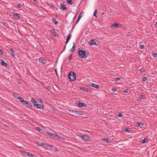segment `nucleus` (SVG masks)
<instances>
[{
	"instance_id": "61",
	"label": "nucleus",
	"mask_w": 157,
	"mask_h": 157,
	"mask_svg": "<svg viewBox=\"0 0 157 157\" xmlns=\"http://www.w3.org/2000/svg\"><path fill=\"white\" fill-rule=\"evenodd\" d=\"M52 111L53 112V113H54V112H55V109H52Z\"/></svg>"
},
{
	"instance_id": "48",
	"label": "nucleus",
	"mask_w": 157,
	"mask_h": 157,
	"mask_svg": "<svg viewBox=\"0 0 157 157\" xmlns=\"http://www.w3.org/2000/svg\"><path fill=\"white\" fill-rule=\"evenodd\" d=\"M53 150L55 152H58V150L56 147H55V148H54V149Z\"/></svg>"
},
{
	"instance_id": "41",
	"label": "nucleus",
	"mask_w": 157,
	"mask_h": 157,
	"mask_svg": "<svg viewBox=\"0 0 157 157\" xmlns=\"http://www.w3.org/2000/svg\"><path fill=\"white\" fill-rule=\"evenodd\" d=\"M152 56L154 58H157V54L154 53L152 54Z\"/></svg>"
},
{
	"instance_id": "44",
	"label": "nucleus",
	"mask_w": 157,
	"mask_h": 157,
	"mask_svg": "<svg viewBox=\"0 0 157 157\" xmlns=\"http://www.w3.org/2000/svg\"><path fill=\"white\" fill-rule=\"evenodd\" d=\"M130 128H128V136L129 135H130V134L131 133V131H130Z\"/></svg>"
},
{
	"instance_id": "38",
	"label": "nucleus",
	"mask_w": 157,
	"mask_h": 157,
	"mask_svg": "<svg viewBox=\"0 0 157 157\" xmlns=\"http://www.w3.org/2000/svg\"><path fill=\"white\" fill-rule=\"evenodd\" d=\"M2 24L4 26L6 27H7L8 25L6 22L3 23Z\"/></svg>"
},
{
	"instance_id": "31",
	"label": "nucleus",
	"mask_w": 157,
	"mask_h": 157,
	"mask_svg": "<svg viewBox=\"0 0 157 157\" xmlns=\"http://www.w3.org/2000/svg\"><path fill=\"white\" fill-rule=\"evenodd\" d=\"M71 35L70 33H69V34L67 36V40H70V39L71 38Z\"/></svg>"
},
{
	"instance_id": "58",
	"label": "nucleus",
	"mask_w": 157,
	"mask_h": 157,
	"mask_svg": "<svg viewBox=\"0 0 157 157\" xmlns=\"http://www.w3.org/2000/svg\"><path fill=\"white\" fill-rule=\"evenodd\" d=\"M54 148H55V147L53 146H52V147H51V149L52 150H53Z\"/></svg>"
},
{
	"instance_id": "40",
	"label": "nucleus",
	"mask_w": 157,
	"mask_h": 157,
	"mask_svg": "<svg viewBox=\"0 0 157 157\" xmlns=\"http://www.w3.org/2000/svg\"><path fill=\"white\" fill-rule=\"evenodd\" d=\"M116 89L115 88H113L111 90V92L112 93H114L116 91Z\"/></svg>"
},
{
	"instance_id": "60",
	"label": "nucleus",
	"mask_w": 157,
	"mask_h": 157,
	"mask_svg": "<svg viewBox=\"0 0 157 157\" xmlns=\"http://www.w3.org/2000/svg\"><path fill=\"white\" fill-rule=\"evenodd\" d=\"M69 41V40H67L65 42V44H67Z\"/></svg>"
},
{
	"instance_id": "45",
	"label": "nucleus",
	"mask_w": 157,
	"mask_h": 157,
	"mask_svg": "<svg viewBox=\"0 0 157 157\" xmlns=\"http://www.w3.org/2000/svg\"><path fill=\"white\" fill-rule=\"evenodd\" d=\"M147 80V78L146 77H144L142 78V81H145Z\"/></svg>"
},
{
	"instance_id": "46",
	"label": "nucleus",
	"mask_w": 157,
	"mask_h": 157,
	"mask_svg": "<svg viewBox=\"0 0 157 157\" xmlns=\"http://www.w3.org/2000/svg\"><path fill=\"white\" fill-rule=\"evenodd\" d=\"M72 57V56L71 55H70L68 57V59L69 61H70Z\"/></svg>"
},
{
	"instance_id": "4",
	"label": "nucleus",
	"mask_w": 157,
	"mask_h": 157,
	"mask_svg": "<svg viewBox=\"0 0 157 157\" xmlns=\"http://www.w3.org/2000/svg\"><path fill=\"white\" fill-rule=\"evenodd\" d=\"M77 106L79 108L82 107L86 108L87 106V105L86 104L80 101H78L77 103Z\"/></svg>"
},
{
	"instance_id": "22",
	"label": "nucleus",
	"mask_w": 157,
	"mask_h": 157,
	"mask_svg": "<svg viewBox=\"0 0 157 157\" xmlns=\"http://www.w3.org/2000/svg\"><path fill=\"white\" fill-rule=\"evenodd\" d=\"M48 145H49L48 144L44 143L43 147H44V148H45L46 150H50V148H48V146H49Z\"/></svg>"
},
{
	"instance_id": "50",
	"label": "nucleus",
	"mask_w": 157,
	"mask_h": 157,
	"mask_svg": "<svg viewBox=\"0 0 157 157\" xmlns=\"http://www.w3.org/2000/svg\"><path fill=\"white\" fill-rule=\"evenodd\" d=\"M79 115H82L83 114V113L82 111H78Z\"/></svg>"
},
{
	"instance_id": "63",
	"label": "nucleus",
	"mask_w": 157,
	"mask_h": 157,
	"mask_svg": "<svg viewBox=\"0 0 157 157\" xmlns=\"http://www.w3.org/2000/svg\"><path fill=\"white\" fill-rule=\"evenodd\" d=\"M129 138H132V136L128 137V139Z\"/></svg>"
},
{
	"instance_id": "25",
	"label": "nucleus",
	"mask_w": 157,
	"mask_h": 157,
	"mask_svg": "<svg viewBox=\"0 0 157 157\" xmlns=\"http://www.w3.org/2000/svg\"><path fill=\"white\" fill-rule=\"evenodd\" d=\"M148 139L145 138L143 140L140 141V142L142 144H144L145 143H148Z\"/></svg>"
},
{
	"instance_id": "64",
	"label": "nucleus",
	"mask_w": 157,
	"mask_h": 157,
	"mask_svg": "<svg viewBox=\"0 0 157 157\" xmlns=\"http://www.w3.org/2000/svg\"><path fill=\"white\" fill-rule=\"evenodd\" d=\"M155 25L157 26V21L155 23Z\"/></svg>"
},
{
	"instance_id": "11",
	"label": "nucleus",
	"mask_w": 157,
	"mask_h": 157,
	"mask_svg": "<svg viewBox=\"0 0 157 157\" xmlns=\"http://www.w3.org/2000/svg\"><path fill=\"white\" fill-rule=\"evenodd\" d=\"M1 63L2 66H4L6 67H7L9 65L7 63L5 62L4 60L2 59H1Z\"/></svg>"
},
{
	"instance_id": "51",
	"label": "nucleus",
	"mask_w": 157,
	"mask_h": 157,
	"mask_svg": "<svg viewBox=\"0 0 157 157\" xmlns=\"http://www.w3.org/2000/svg\"><path fill=\"white\" fill-rule=\"evenodd\" d=\"M47 88L49 90L52 89V87L49 86H47Z\"/></svg>"
},
{
	"instance_id": "14",
	"label": "nucleus",
	"mask_w": 157,
	"mask_h": 157,
	"mask_svg": "<svg viewBox=\"0 0 157 157\" xmlns=\"http://www.w3.org/2000/svg\"><path fill=\"white\" fill-rule=\"evenodd\" d=\"M60 8L63 10H67V8L63 3L61 4L60 5Z\"/></svg>"
},
{
	"instance_id": "17",
	"label": "nucleus",
	"mask_w": 157,
	"mask_h": 157,
	"mask_svg": "<svg viewBox=\"0 0 157 157\" xmlns=\"http://www.w3.org/2000/svg\"><path fill=\"white\" fill-rule=\"evenodd\" d=\"M13 16L14 18L17 20L19 19L20 18L18 14L17 13L13 14Z\"/></svg>"
},
{
	"instance_id": "10",
	"label": "nucleus",
	"mask_w": 157,
	"mask_h": 157,
	"mask_svg": "<svg viewBox=\"0 0 157 157\" xmlns=\"http://www.w3.org/2000/svg\"><path fill=\"white\" fill-rule=\"evenodd\" d=\"M35 108L42 110H43L44 109V106L42 105L38 104V103L35 106Z\"/></svg>"
},
{
	"instance_id": "19",
	"label": "nucleus",
	"mask_w": 157,
	"mask_h": 157,
	"mask_svg": "<svg viewBox=\"0 0 157 157\" xmlns=\"http://www.w3.org/2000/svg\"><path fill=\"white\" fill-rule=\"evenodd\" d=\"M75 44L74 42H73L72 47V48L69 50V52H73L75 50Z\"/></svg>"
},
{
	"instance_id": "7",
	"label": "nucleus",
	"mask_w": 157,
	"mask_h": 157,
	"mask_svg": "<svg viewBox=\"0 0 157 157\" xmlns=\"http://www.w3.org/2000/svg\"><path fill=\"white\" fill-rule=\"evenodd\" d=\"M89 44L90 45H95L98 46V44L96 43L95 40L94 39H91L89 41Z\"/></svg>"
},
{
	"instance_id": "8",
	"label": "nucleus",
	"mask_w": 157,
	"mask_h": 157,
	"mask_svg": "<svg viewBox=\"0 0 157 157\" xmlns=\"http://www.w3.org/2000/svg\"><path fill=\"white\" fill-rule=\"evenodd\" d=\"M12 95L14 98L19 100L21 102L23 99V98L18 95L17 93L13 94Z\"/></svg>"
},
{
	"instance_id": "23",
	"label": "nucleus",
	"mask_w": 157,
	"mask_h": 157,
	"mask_svg": "<svg viewBox=\"0 0 157 157\" xmlns=\"http://www.w3.org/2000/svg\"><path fill=\"white\" fill-rule=\"evenodd\" d=\"M10 50L11 53L10 55L12 56H14V52L13 49L12 48H10Z\"/></svg>"
},
{
	"instance_id": "36",
	"label": "nucleus",
	"mask_w": 157,
	"mask_h": 157,
	"mask_svg": "<svg viewBox=\"0 0 157 157\" xmlns=\"http://www.w3.org/2000/svg\"><path fill=\"white\" fill-rule=\"evenodd\" d=\"M139 71L140 72H145V70L144 68H142L141 69H140Z\"/></svg>"
},
{
	"instance_id": "30",
	"label": "nucleus",
	"mask_w": 157,
	"mask_h": 157,
	"mask_svg": "<svg viewBox=\"0 0 157 157\" xmlns=\"http://www.w3.org/2000/svg\"><path fill=\"white\" fill-rule=\"evenodd\" d=\"M97 12H98L97 10H95L94 12V13L93 16H94L96 18L97 17V16L96 15V14H97Z\"/></svg>"
},
{
	"instance_id": "1",
	"label": "nucleus",
	"mask_w": 157,
	"mask_h": 157,
	"mask_svg": "<svg viewBox=\"0 0 157 157\" xmlns=\"http://www.w3.org/2000/svg\"><path fill=\"white\" fill-rule=\"evenodd\" d=\"M77 53L79 57L82 59L86 58L89 55V52L86 49L84 50L83 48H82V49L79 50L78 51Z\"/></svg>"
},
{
	"instance_id": "5",
	"label": "nucleus",
	"mask_w": 157,
	"mask_h": 157,
	"mask_svg": "<svg viewBox=\"0 0 157 157\" xmlns=\"http://www.w3.org/2000/svg\"><path fill=\"white\" fill-rule=\"evenodd\" d=\"M80 137L84 141H88L90 139V137L87 135H82L80 136Z\"/></svg>"
},
{
	"instance_id": "57",
	"label": "nucleus",
	"mask_w": 157,
	"mask_h": 157,
	"mask_svg": "<svg viewBox=\"0 0 157 157\" xmlns=\"http://www.w3.org/2000/svg\"><path fill=\"white\" fill-rule=\"evenodd\" d=\"M124 92L125 93H127L128 92V89H125L124 90Z\"/></svg>"
},
{
	"instance_id": "43",
	"label": "nucleus",
	"mask_w": 157,
	"mask_h": 157,
	"mask_svg": "<svg viewBox=\"0 0 157 157\" xmlns=\"http://www.w3.org/2000/svg\"><path fill=\"white\" fill-rule=\"evenodd\" d=\"M46 132V131L44 129H42V132H41V133L43 134H44L45 133H46V132Z\"/></svg>"
},
{
	"instance_id": "56",
	"label": "nucleus",
	"mask_w": 157,
	"mask_h": 157,
	"mask_svg": "<svg viewBox=\"0 0 157 157\" xmlns=\"http://www.w3.org/2000/svg\"><path fill=\"white\" fill-rule=\"evenodd\" d=\"M17 6L18 8H20V7H21V6L20 4L19 3L17 5Z\"/></svg>"
},
{
	"instance_id": "35",
	"label": "nucleus",
	"mask_w": 157,
	"mask_h": 157,
	"mask_svg": "<svg viewBox=\"0 0 157 157\" xmlns=\"http://www.w3.org/2000/svg\"><path fill=\"white\" fill-rule=\"evenodd\" d=\"M122 116V114L121 113H119L117 115L116 117H121Z\"/></svg>"
},
{
	"instance_id": "42",
	"label": "nucleus",
	"mask_w": 157,
	"mask_h": 157,
	"mask_svg": "<svg viewBox=\"0 0 157 157\" xmlns=\"http://www.w3.org/2000/svg\"><path fill=\"white\" fill-rule=\"evenodd\" d=\"M74 113L75 115H76L77 116H78L79 115V113H78V111H75L74 112Z\"/></svg>"
},
{
	"instance_id": "29",
	"label": "nucleus",
	"mask_w": 157,
	"mask_h": 157,
	"mask_svg": "<svg viewBox=\"0 0 157 157\" xmlns=\"http://www.w3.org/2000/svg\"><path fill=\"white\" fill-rule=\"evenodd\" d=\"M67 2L69 5H71L73 3L72 0H67Z\"/></svg>"
},
{
	"instance_id": "52",
	"label": "nucleus",
	"mask_w": 157,
	"mask_h": 157,
	"mask_svg": "<svg viewBox=\"0 0 157 157\" xmlns=\"http://www.w3.org/2000/svg\"><path fill=\"white\" fill-rule=\"evenodd\" d=\"M68 111L71 113H74L75 111L74 110L68 109Z\"/></svg>"
},
{
	"instance_id": "34",
	"label": "nucleus",
	"mask_w": 157,
	"mask_h": 157,
	"mask_svg": "<svg viewBox=\"0 0 157 157\" xmlns=\"http://www.w3.org/2000/svg\"><path fill=\"white\" fill-rule=\"evenodd\" d=\"M55 138L57 139H61V137L60 136L57 134H56Z\"/></svg>"
},
{
	"instance_id": "49",
	"label": "nucleus",
	"mask_w": 157,
	"mask_h": 157,
	"mask_svg": "<svg viewBox=\"0 0 157 157\" xmlns=\"http://www.w3.org/2000/svg\"><path fill=\"white\" fill-rule=\"evenodd\" d=\"M46 133L48 134V135H49L51 136L52 135V133L50 132H46Z\"/></svg>"
},
{
	"instance_id": "62",
	"label": "nucleus",
	"mask_w": 157,
	"mask_h": 157,
	"mask_svg": "<svg viewBox=\"0 0 157 157\" xmlns=\"http://www.w3.org/2000/svg\"><path fill=\"white\" fill-rule=\"evenodd\" d=\"M48 148L49 147L51 148V147H52V146L49 145H48Z\"/></svg>"
},
{
	"instance_id": "20",
	"label": "nucleus",
	"mask_w": 157,
	"mask_h": 157,
	"mask_svg": "<svg viewBox=\"0 0 157 157\" xmlns=\"http://www.w3.org/2000/svg\"><path fill=\"white\" fill-rule=\"evenodd\" d=\"M82 13H80L78 15V18L77 19V20L76 21V24H77L78 23V21L81 18V17H82Z\"/></svg>"
},
{
	"instance_id": "27",
	"label": "nucleus",
	"mask_w": 157,
	"mask_h": 157,
	"mask_svg": "<svg viewBox=\"0 0 157 157\" xmlns=\"http://www.w3.org/2000/svg\"><path fill=\"white\" fill-rule=\"evenodd\" d=\"M109 139L107 138H101V140L103 141H105L106 142H109Z\"/></svg>"
},
{
	"instance_id": "18",
	"label": "nucleus",
	"mask_w": 157,
	"mask_h": 157,
	"mask_svg": "<svg viewBox=\"0 0 157 157\" xmlns=\"http://www.w3.org/2000/svg\"><path fill=\"white\" fill-rule=\"evenodd\" d=\"M51 21L55 25H57L58 24V22L56 20L55 18L52 17Z\"/></svg>"
},
{
	"instance_id": "59",
	"label": "nucleus",
	"mask_w": 157,
	"mask_h": 157,
	"mask_svg": "<svg viewBox=\"0 0 157 157\" xmlns=\"http://www.w3.org/2000/svg\"><path fill=\"white\" fill-rule=\"evenodd\" d=\"M55 73H56V75H57L58 74H57V70H56V69H55Z\"/></svg>"
},
{
	"instance_id": "21",
	"label": "nucleus",
	"mask_w": 157,
	"mask_h": 157,
	"mask_svg": "<svg viewBox=\"0 0 157 157\" xmlns=\"http://www.w3.org/2000/svg\"><path fill=\"white\" fill-rule=\"evenodd\" d=\"M143 125L144 124L143 123L141 122H138L136 124V126L137 127H142Z\"/></svg>"
},
{
	"instance_id": "9",
	"label": "nucleus",
	"mask_w": 157,
	"mask_h": 157,
	"mask_svg": "<svg viewBox=\"0 0 157 157\" xmlns=\"http://www.w3.org/2000/svg\"><path fill=\"white\" fill-rule=\"evenodd\" d=\"M31 101L33 104L34 107H35L36 105L38 103L36 101V99L33 98H31Z\"/></svg>"
},
{
	"instance_id": "15",
	"label": "nucleus",
	"mask_w": 157,
	"mask_h": 157,
	"mask_svg": "<svg viewBox=\"0 0 157 157\" xmlns=\"http://www.w3.org/2000/svg\"><path fill=\"white\" fill-rule=\"evenodd\" d=\"M20 152L22 155L28 156H29V155L30 153V152H28L24 151H20Z\"/></svg>"
},
{
	"instance_id": "47",
	"label": "nucleus",
	"mask_w": 157,
	"mask_h": 157,
	"mask_svg": "<svg viewBox=\"0 0 157 157\" xmlns=\"http://www.w3.org/2000/svg\"><path fill=\"white\" fill-rule=\"evenodd\" d=\"M144 46L143 45H142L140 46V48L141 49H143L144 48Z\"/></svg>"
},
{
	"instance_id": "32",
	"label": "nucleus",
	"mask_w": 157,
	"mask_h": 157,
	"mask_svg": "<svg viewBox=\"0 0 157 157\" xmlns=\"http://www.w3.org/2000/svg\"><path fill=\"white\" fill-rule=\"evenodd\" d=\"M144 98H145V96L144 95H140L139 96V99L140 100H141Z\"/></svg>"
},
{
	"instance_id": "53",
	"label": "nucleus",
	"mask_w": 157,
	"mask_h": 157,
	"mask_svg": "<svg viewBox=\"0 0 157 157\" xmlns=\"http://www.w3.org/2000/svg\"><path fill=\"white\" fill-rule=\"evenodd\" d=\"M50 8L53 10L54 8V6L52 5H51L50 6Z\"/></svg>"
},
{
	"instance_id": "24",
	"label": "nucleus",
	"mask_w": 157,
	"mask_h": 157,
	"mask_svg": "<svg viewBox=\"0 0 157 157\" xmlns=\"http://www.w3.org/2000/svg\"><path fill=\"white\" fill-rule=\"evenodd\" d=\"M80 89L81 90L83 91L84 92H87L88 91V90L86 88L83 87H81L80 88Z\"/></svg>"
},
{
	"instance_id": "6",
	"label": "nucleus",
	"mask_w": 157,
	"mask_h": 157,
	"mask_svg": "<svg viewBox=\"0 0 157 157\" xmlns=\"http://www.w3.org/2000/svg\"><path fill=\"white\" fill-rule=\"evenodd\" d=\"M117 27L121 28V25L119 23H118L117 22H114L110 26V27L111 28H116Z\"/></svg>"
},
{
	"instance_id": "28",
	"label": "nucleus",
	"mask_w": 157,
	"mask_h": 157,
	"mask_svg": "<svg viewBox=\"0 0 157 157\" xmlns=\"http://www.w3.org/2000/svg\"><path fill=\"white\" fill-rule=\"evenodd\" d=\"M42 129L40 128L39 127H37L36 128V130L40 132H42Z\"/></svg>"
},
{
	"instance_id": "13",
	"label": "nucleus",
	"mask_w": 157,
	"mask_h": 157,
	"mask_svg": "<svg viewBox=\"0 0 157 157\" xmlns=\"http://www.w3.org/2000/svg\"><path fill=\"white\" fill-rule=\"evenodd\" d=\"M90 86L96 89H98L100 88V86L98 85H97L95 83H92L90 85Z\"/></svg>"
},
{
	"instance_id": "2",
	"label": "nucleus",
	"mask_w": 157,
	"mask_h": 157,
	"mask_svg": "<svg viewBox=\"0 0 157 157\" xmlns=\"http://www.w3.org/2000/svg\"><path fill=\"white\" fill-rule=\"evenodd\" d=\"M69 79L71 81H74L76 79V76L75 72L71 71L68 75Z\"/></svg>"
},
{
	"instance_id": "3",
	"label": "nucleus",
	"mask_w": 157,
	"mask_h": 157,
	"mask_svg": "<svg viewBox=\"0 0 157 157\" xmlns=\"http://www.w3.org/2000/svg\"><path fill=\"white\" fill-rule=\"evenodd\" d=\"M21 103L23 105H26V107L30 109L32 107V105L30 103H29L28 101H25L24 99L21 101Z\"/></svg>"
},
{
	"instance_id": "54",
	"label": "nucleus",
	"mask_w": 157,
	"mask_h": 157,
	"mask_svg": "<svg viewBox=\"0 0 157 157\" xmlns=\"http://www.w3.org/2000/svg\"><path fill=\"white\" fill-rule=\"evenodd\" d=\"M56 134H54V133H52V135L51 136L52 137H53V138H55Z\"/></svg>"
},
{
	"instance_id": "55",
	"label": "nucleus",
	"mask_w": 157,
	"mask_h": 157,
	"mask_svg": "<svg viewBox=\"0 0 157 157\" xmlns=\"http://www.w3.org/2000/svg\"><path fill=\"white\" fill-rule=\"evenodd\" d=\"M0 54L1 55H3V53L2 52V50L0 49Z\"/></svg>"
},
{
	"instance_id": "26",
	"label": "nucleus",
	"mask_w": 157,
	"mask_h": 157,
	"mask_svg": "<svg viewBox=\"0 0 157 157\" xmlns=\"http://www.w3.org/2000/svg\"><path fill=\"white\" fill-rule=\"evenodd\" d=\"M36 144L40 146L43 147L44 143H43L40 142H37L36 143Z\"/></svg>"
},
{
	"instance_id": "39",
	"label": "nucleus",
	"mask_w": 157,
	"mask_h": 157,
	"mask_svg": "<svg viewBox=\"0 0 157 157\" xmlns=\"http://www.w3.org/2000/svg\"><path fill=\"white\" fill-rule=\"evenodd\" d=\"M122 130L124 132H128V128H123L122 129Z\"/></svg>"
},
{
	"instance_id": "33",
	"label": "nucleus",
	"mask_w": 157,
	"mask_h": 157,
	"mask_svg": "<svg viewBox=\"0 0 157 157\" xmlns=\"http://www.w3.org/2000/svg\"><path fill=\"white\" fill-rule=\"evenodd\" d=\"M38 102L39 103L43 104V101L40 98H38L37 99Z\"/></svg>"
},
{
	"instance_id": "16",
	"label": "nucleus",
	"mask_w": 157,
	"mask_h": 157,
	"mask_svg": "<svg viewBox=\"0 0 157 157\" xmlns=\"http://www.w3.org/2000/svg\"><path fill=\"white\" fill-rule=\"evenodd\" d=\"M50 33L51 34L54 36H57L56 33L55 32V29H51L50 30Z\"/></svg>"
},
{
	"instance_id": "37",
	"label": "nucleus",
	"mask_w": 157,
	"mask_h": 157,
	"mask_svg": "<svg viewBox=\"0 0 157 157\" xmlns=\"http://www.w3.org/2000/svg\"><path fill=\"white\" fill-rule=\"evenodd\" d=\"M120 80H121V78H120L117 77L115 78V81L116 82H117V81Z\"/></svg>"
},
{
	"instance_id": "12",
	"label": "nucleus",
	"mask_w": 157,
	"mask_h": 157,
	"mask_svg": "<svg viewBox=\"0 0 157 157\" xmlns=\"http://www.w3.org/2000/svg\"><path fill=\"white\" fill-rule=\"evenodd\" d=\"M39 62L43 64H45L46 63V61L45 59H44L43 57H40L39 59Z\"/></svg>"
}]
</instances>
